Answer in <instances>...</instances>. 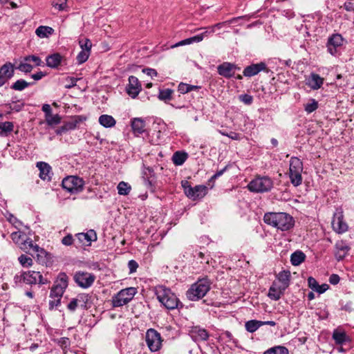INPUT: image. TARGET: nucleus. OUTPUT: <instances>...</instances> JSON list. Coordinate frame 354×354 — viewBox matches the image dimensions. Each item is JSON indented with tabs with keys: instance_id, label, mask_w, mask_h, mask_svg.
<instances>
[{
	"instance_id": "obj_1",
	"label": "nucleus",
	"mask_w": 354,
	"mask_h": 354,
	"mask_svg": "<svg viewBox=\"0 0 354 354\" xmlns=\"http://www.w3.org/2000/svg\"><path fill=\"white\" fill-rule=\"evenodd\" d=\"M264 222L281 231H287L293 227L295 221L286 212H268L264 214Z\"/></svg>"
},
{
	"instance_id": "obj_2",
	"label": "nucleus",
	"mask_w": 354,
	"mask_h": 354,
	"mask_svg": "<svg viewBox=\"0 0 354 354\" xmlns=\"http://www.w3.org/2000/svg\"><path fill=\"white\" fill-rule=\"evenodd\" d=\"M68 276L64 272L59 273L50 290V297L52 299L49 301V308L50 310L60 305L61 299L68 287Z\"/></svg>"
},
{
	"instance_id": "obj_3",
	"label": "nucleus",
	"mask_w": 354,
	"mask_h": 354,
	"mask_svg": "<svg viewBox=\"0 0 354 354\" xmlns=\"http://www.w3.org/2000/svg\"><path fill=\"white\" fill-rule=\"evenodd\" d=\"M156 295L158 301L167 309L174 310L179 306H183L176 295L169 288L163 286H158L156 288Z\"/></svg>"
},
{
	"instance_id": "obj_4",
	"label": "nucleus",
	"mask_w": 354,
	"mask_h": 354,
	"mask_svg": "<svg viewBox=\"0 0 354 354\" xmlns=\"http://www.w3.org/2000/svg\"><path fill=\"white\" fill-rule=\"evenodd\" d=\"M211 288V282L207 278L198 279L186 292L187 298L190 301H198L203 298Z\"/></svg>"
},
{
	"instance_id": "obj_5",
	"label": "nucleus",
	"mask_w": 354,
	"mask_h": 354,
	"mask_svg": "<svg viewBox=\"0 0 354 354\" xmlns=\"http://www.w3.org/2000/svg\"><path fill=\"white\" fill-rule=\"evenodd\" d=\"M14 279L16 283L23 282L28 285L36 283L43 285L49 283V281L44 278L39 272L34 270L22 272L19 274L15 275Z\"/></svg>"
},
{
	"instance_id": "obj_6",
	"label": "nucleus",
	"mask_w": 354,
	"mask_h": 354,
	"mask_svg": "<svg viewBox=\"0 0 354 354\" xmlns=\"http://www.w3.org/2000/svg\"><path fill=\"white\" fill-rule=\"evenodd\" d=\"M274 185L272 179L268 176H257L248 185L250 192L255 193H264L270 192Z\"/></svg>"
},
{
	"instance_id": "obj_7",
	"label": "nucleus",
	"mask_w": 354,
	"mask_h": 354,
	"mask_svg": "<svg viewBox=\"0 0 354 354\" xmlns=\"http://www.w3.org/2000/svg\"><path fill=\"white\" fill-rule=\"evenodd\" d=\"M137 293V289L129 287L122 289L111 299L113 307H121L130 302Z\"/></svg>"
},
{
	"instance_id": "obj_8",
	"label": "nucleus",
	"mask_w": 354,
	"mask_h": 354,
	"mask_svg": "<svg viewBox=\"0 0 354 354\" xmlns=\"http://www.w3.org/2000/svg\"><path fill=\"white\" fill-rule=\"evenodd\" d=\"M62 185V187L68 192L75 194L83 189L84 181L80 177L69 176L63 179Z\"/></svg>"
},
{
	"instance_id": "obj_9",
	"label": "nucleus",
	"mask_w": 354,
	"mask_h": 354,
	"mask_svg": "<svg viewBox=\"0 0 354 354\" xmlns=\"http://www.w3.org/2000/svg\"><path fill=\"white\" fill-rule=\"evenodd\" d=\"M145 341L149 349L151 352H156L160 349L162 338L160 334L153 328L147 330L145 335Z\"/></svg>"
},
{
	"instance_id": "obj_10",
	"label": "nucleus",
	"mask_w": 354,
	"mask_h": 354,
	"mask_svg": "<svg viewBox=\"0 0 354 354\" xmlns=\"http://www.w3.org/2000/svg\"><path fill=\"white\" fill-rule=\"evenodd\" d=\"M95 276L87 272H77L74 275V281L81 288H88L94 283Z\"/></svg>"
},
{
	"instance_id": "obj_11",
	"label": "nucleus",
	"mask_w": 354,
	"mask_h": 354,
	"mask_svg": "<svg viewBox=\"0 0 354 354\" xmlns=\"http://www.w3.org/2000/svg\"><path fill=\"white\" fill-rule=\"evenodd\" d=\"M332 227L334 231L338 234H342L347 231L348 225L344 221V214L342 209L337 210L333 216Z\"/></svg>"
},
{
	"instance_id": "obj_12",
	"label": "nucleus",
	"mask_w": 354,
	"mask_h": 354,
	"mask_svg": "<svg viewBox=\"0 0 354 354\" xmlns=\"http://www.w3.org/2000/svg\"><path fill=\"white\" fill-rule=\"evenodd\" d=\"M142 90V86L138 79L131 75L129 77V84L127 86L126 91L129 96L132 98L136 97Z\"/></svg>"
},
{
	"instance_id": "obj_13",
	"label": "nucleus",
	"mask_w": 354,
	"mask_h": 354,
	"mask_svg": "<svg viewBox=\"0 0 354 354\" xmlns=\"http://www.w3.org/2000/svg\"><path fill=\"white\" fill-rule=\"evenodd\" d=\"M75 236L78 243L82 245L89 246L93 241L97 240V234L93 230H90L86 233H78Z\"/></svg>"
},
{
	"instance_id": "obj_14",
	"label": "nucleus",
	"mask_w": 354,
	"mask_h": 354,
	"mask_svg": "<svg viewBox=\"0 0 354 354\" xmlns=\"http://www.w3.org/2000/svg\"><path fill=\"white\" fill-rule=\"evenodd\" d=\"M207 193V187L205 185H196L194 187L188 188L186 191V196L195 201L203 198Z\"/></svg>"
},
{
	"instance_id": "obj_15",
	"label": "nucleus",
	"mask_w": 354,
	"mask_h": 354,
	"mask_svg": "<svg viewBox=\"0 0 354 354\" xmlns=\"http://www.w3.org/2000/svg\"><path fill=\"white\" fill-rule=\"evenodd\" d=\"M343 44V38L339 34H333L331 37H330L328 39L327 42V49L328 52L332 55H335L337 50V48L341 46Z\"/></svg>"
},
{
	"instance_id": "obj_16",
	"label": "nucleus",
	"mask_w": 354,
	"mask_h": 354,
	"mask_svg": "<svg viewBox=\"0 0 354 354\" xmlns=\"http://www.w3.org/2000/svg\"><path fill=\"white\" fill-rule=\"evenodd\" d=\"M240 69L235 64L230 62H223L217 67L218 73L226 78H230L234 76L235 71Z\"/></svg>"
},
{
	"instance_id": "obj_17",
	"label": "nucleus",
	"mask_w": 354,
	"mask_h": 354,
	"mask_svg": "<svg viewBox=\"0 0 354 354\" xmlns=\"http://www.w3.org/2000/svg\"><path fill=\"white\" fill-rule=\"evenodd\" d=\"M266 70V64L264 62H260L258 64H253L245 67L243 71V74L245 77H250L257 75L259 72Z\"/></svg>"
},
{
	"instance_id": "obj_18",
	"label": "nucleus",
	"mask_w": 354,
	"mask_h": 354,
	"mask_svg": "<svg viewBox=\"0 0 354 354\" xmlns=\"http://www.w3.org/2000/svg\"><path fill=\"white\" fill-rule=\"evenodd\" d=\"M335 256L337 261L342 260L350 250V247L343 241H337L335 245Z\"/></svg>"
},
{
	"instance_id": "obj_19",
	"label": "nucleus",
	"mask_w": 354,
	"mask_h": 354,
	"mask_svg": "<svg viewBox=\"0 0 354 354\" xmlns=\"http://www.w3.org/2000/svg\"><path fill=\"white\" fill-rule=\"evenodd\" d=\"M324 78L318 74L312 73L306 80V85L313 90H318L324 84Z\"/></svg>"
},
{
	"instance_id": "obj_20",
	"label": "nucleus",
	"mask_w": 354,
	"mask_h": 354,
	"mask_svg": "<svg viewBox=\"0 0 354 354\" xmlns=\"http://www.w3.org/2000/svg\"><path fill=\"white\" fill-rule=\"evenodd\" d=\"M37 167L39 170V178L44 180L50 181L51 180V167L46 162H38Z\"/></svg>"
},
{
	"instance_id": "obj_21",
	"label": "nucleus",
	"mask_w": 354,
	"mask_h": 354,
	"mask_svg": "<svg viewBox=\"0 0 354 354\" xmlns=\"http://www.w3.org/2000/svg\"><path fill=\"white\" fill-rule=\"evenodd\" d=\"M131 126L133 133L138 136L145 131V122L140 118H135L131 121Z\"/></svg>"
},
{
	"instance_id": "obj_22",
	"label": "nucleus",
	"mask_w": 354,
	"mask_h": 354,
	"mask_svg": "<svg viewBox=\"0 0 354 354\" xmlns=\"http://www.w3.org/2000/svg\"><path fill=\"white\" fill-rule=\"evenodd\" d=\"M332 337L335 344L338 345H342L347 342H350V338L346 335V332L340 328L335 329Z\"/></svg>"
},
{
	"instance_id": "obj_23",
	"label": "nucleus",
	"mask_w": 354,
	"mask_h": 354,
	"mask_svg": "<svg viewBox=\"0 0 354 354\" xmlns=\"http://www.w3.org/2000/svg\"><path fill=\"white\" fill-rule=\"evenodd\" d=\"M63 57L59 53H53L46 57L47 66L51 68H57L62 63Z\"/></svg>"
},
{
	"instance_id": "obj_24",
	"label": "nucleus",
	"mask_w": 354,
	"mask_h": 354,
	"mask_svg": "<svg viewBox=\"0 0 354 354\" xmlns=\"http://www.w3.org/2000/svg\"><path fill=\"white\" fill-rule=\"evenodd\" d=\"M286 289L282 286H279L277 287L274 283L269 288L268 296L272 300L277 301L283 295V292Z\"/></svg>"
},
{
	"instance_id": "obj_25",
	"label": "nucleus",
	"mask_w": 354,
	"mask_h": 354,
	"mask_svg": "<svg viewBox=\"0 0 354 354\" xmlns=\"http://www.w3.org/2000/svg\"><path fill=\"white\" fill-rule=\"evenodd\" d=\"M191 333L192 337L195 341H206L209 338V333L204 328L194 327Z\"/></svg>"
},
{
	"instance_id": "obj_26",
	"label": "nucleus",
	"mask_w": 354,
	"mask_h": 354,
	"mask_svg": "<svg viewBox=\"0 0 354 354\" xmlns=\"http://www.w3.org/2000/svg\"><path fill=\"white\" fill-rule=\"evenodd\" d=\"M303 163L297 157H292L290 160L289 173L302 172Z\"/></svg>"
},
{
	"instance_id": "obj_27",
	"label": "nucleus",
	"mask_w": 354,
	"mask_h": 354,
	"mask_svg": "<svg viewBox=\"0 0 354 354\" xmlns=\"http://www.w3.org/2000/svg\"><path fill=\"white\" fill-rule=\"evenodd\" d=\"M277 278L281 283V286L286 289L290 284V272L289 270H283L277 275Z\"/></svg>"
},
{
	"instance_id": "obj_28",
	"label": "nucleus",
	"mask_w": 354,
	"mask_h": 354,
	"mask_svg": "<svg viewBox=\"0 0 354 354\" xmlns=\"http://www.w3.org/2000/svg\"><path fill=\"white\" fill-rule=\"evenodd\" d=\"M142 175L145 185L151 187L153 186V179L151 178L154 176L153 169L149 167H144Z\"/></svg>"
},
{
	"instance_id": "obj_29",
	"label": "nucleus",
	"mask_w": 354,
	"mask_h": 354,
	"mask_svg": "<svg viewBox=\"0 0 354 354\" xmlns=\"http://www.w3.org/2000/svg\"><path fill=\"white\" fill-rule=\"evenodd\" d=\"M99 123L106 128H111L115 125L116 121L111 115H102L99 118Z\"/></svg>"
},
{
	"instance_id": "obj_30",
	"label": "nucleus",
	"mask_w": 354,
	"mask_h": 354,
	"mask_svg": "<svg viewBox=\"0 0 354 354\" xmlns=\"http://www.w3.org/2000/svg\"><path fill=\"white\" fill-rule=\"evenodd\" d=\"M305 259V254L301 251L297 250L291 254L290 262L293 266H299L304 261Z\"/></svg>"
},
{
	"instance_id": "obj_31",
	"label": "nucleus",
	"mask_w": 354,
	"mask_h": 354,
	"mask_svg": "<svg viewBox=\"0 0 354 354\" xmlns=\"http://www.w3.org/2000/svg\"><path fill=\"white\" fill-rule=\"evenodd\" d=\"M0 73L8 80L14 75V66L10 62H7L0 68Z\"/></svg>"
},
{
	"instance_id": "obj_32",
	"label": "nucleus",
	"mask_w": 354,
	"mask_h": 354,
	"mask_svg": "<svg viewBox=\"0 0 354 354\" xmlns=\"http://www.w3.org/2000/svg\"><path fill=\"white\" fill-rule=\"evenodd\" d=\"M53 32L54 30L51 27L45 26H40L35 30L36 35L40 38L47 37Z\"/></svg>"
},
{
	"instance_id": "obj_33",
	"label": "nucleus",
	"mask_w": 354,
	"mask_h": 354,
	"mask_svg": "<svg viewBox=\"0 0 354 354\" xmlns=\"http://www.w3.org/2000/svg\"><path fill=\"white\" fill-rule=\"evenodd\" d=\"M14 129L13 123L11 122H0V136L3 137L8 136Z\"/></svg>"
},
{
	"instance_id": "obj_34",
	"label": "nucleus",
	"mask_w": 354,
	"mask_h": 354,
	"mask_svg": "<svg viewBox=\"0 0 354 354\" xmlns=\"http://www.w3.org/2000/svg\"><path fill=\"white\" fill-rule=\"evenodd\" d=\"M187 158V154L185 152L176 151L172 156V161L175 165H182Z\"/></svg>"
},
{
	"instance_id": "obj_35",
	"label": "nucleus",
	"mask_w": 354,
	"mask_h": 354,
	"mask_svg": "<svg viewBox=\"0 0 354 354\" xmlns=\"http://www.w3.org/2000/svg\"><path fill=\"white\" fill-rule=\"evenodd\" d=\"M21 249L24 250L32 249L35 252H41L43 253L44 252L42 248H39L37 245H35L30 239H28L24 241Z\"/></svg>"
},
{
	"instance_id": "obj_36",
	"label": "nucleus",
	"mask_w": 354,
	"mask_h": 354,
	"mask_svg": "<svg viewBox=\"0 0 354 354\" xmlns=\"http://www.w3.org/2000/svg\"><path fill=\"white\" fill-rule=\"evenodd\" d=\"M200 88V86L191 85L183 82L180 83L178 86V91L182 94H185L192 91H198Z\"/></svg>"
},
{
	"instance_id": "obj_37",
	"label": "nucleus",
	"mask_w": 354,
	"mask_h": 354,
	"mask_svg": "<svg viewBox=\"0 0 354 354\" xmlns=\"http://www.w3.org/2000/svg\"><path fill=\"white\" fill-rule=\"evenodd\" d=\"M243 17H234L230 20L220 22V23L216 24L214 26H209V27H208V29H209V33H214L215 32L216 28L220 29V28H223L225 25H227V24L229 25V24L235 23L236 21H238L239 19H242Z\"/></svg>"
},
{
	"instance_id": "obj_38",
	"label": "nucleus",
	"mask_w": 354,
	"mask_h": 354,
	"mask_svg": "<svg viewBox=\"0 0 354 354\" xmlns=\"http://www.w3.org/2000/svg\"><path fill=\"white\" fill-rule=\"evenodd\" d=\"M262 326V321L250 320L245 322V327L249 333H254Z\"/></svg>"
},
{
	"instance_id": "obj_39",
	"label": "nucleus",
	"mask_w": 354,
	"mask_h": 354,
	"mask_svg": "<svg viewBox=\"0 0 354 354\" xmlns=\"http://www.w3.org/2000/svg\"><path fill=\"white\" fill-rule=\"evenodd\" d=\"M263 354H289V352L285 346H276L268 349Z\"/></svg>"
},
{
	"instance_id": "obj_40",
	"label": "nucleus",
	"mask_w": 354,
	"mask_h": 354,
	"mask_svg": "<svg viewBox=\"0 0 354 354\" xmlns=\"http://www.w3.org/2000/svg\"><path fill=\"white\" fill-rule=\"evenodd\" d=\"M33 83L28 82L24 80H18L14 84H12L11 88L15 91H23L26 87L32 85Z\"/></svg>"
},
{
	"instance_id": "obj_41",
	"label": "nucleus",
	"mask_w": 354,
	"mask_h": 354,
	"mask_svg": "<svg viewBox=\"0 0 354 354\" xmlns=\"http://www.w3.org/2000/svg\"><path fill=\"white\" fill-rule=\"evenodd\" d=\"M118 192L120 195H128L131 189V187L126 182L121 181L118 183Z\"/></svg>"
},
{
	"instance_id": "obj_42",
	"label": "nucleus",
	"mask_w": 354,
	"mask_h": 354,
	"mask_svg": "<svg viewBox=\"0 0 354 354\" xmlns=\"http://www.w3.org/2000/svg\"><path fill=\"white\" fill-rule=\"evenodd\" d=\"M291 183L297 187L302 183L301 172L289 173Z\"/></svg>"
},
{
	"instance_id": "obj_43",
	"label": "nucleus",
	"mask_w": 354,
	"mask_h": 354,
	"mask_svg": "<svg viewBox=\"0 0 354 354\" xmlns=\"http://www.w3.org/2000/svg\"><path fill=\"white\" fill-rule=\"evenodd\" d=\"M45 120L48 125L53 126L61 122V117L58 114L45 115Z\"/></svg>"
},
{
	"instance_id": "obj_44",
	"label": "nucleus",
	"mask_w": 354,
	"mask_h": 354,
	"mask_svg": "<svg viewBox=\"0 0 354 354\" xmlns=\"http://www.w3.org/2000/svg\"><path fill=\"white\" fill-rule=\"evenodd\" d=\"M173 92V90L170 88L160 90L158 99L165 102L170 100L171 99Z\"/></svg>"
},
{
	"instance_id": "obj_45",
	"label": "nucleus",
	"mask_w": 354,
	"mask_h": 354,
	"mask_svg": "<svg viewBox=\"0 0 354 354\" xmlns=\"http://www.w3.org/2000/svg\"><path fill=\"white\" fill-rule=\"evenodd\" d=\"M90 296L88 294L86 293H82L79 294L77 297L76 300H77L79 305L83 308H87V303L90 299Z\"/></svg>"
},
{
	"instance_id": "obj_46",
	"label": "nucleus",
	"mask_w": 354,
	"mask_h": 354,
	"mask_svg": "<svg viewBox=\"0 0 354 354\" xmlns=\"http://www.w3.org/2000/svg\"><path fill=\"white\" fill-rule=\"evenodd\" d=\"M18 261H19L20 264L24 268L31 267L33 264V261L32 258L28 257L26 254L20 255L18 258Z\"/></svg>"
},
{
	"instance_id": "obj_47",
	"label": "nucleus",
	"mask_w": 354,
	"mask_h": 354,
	"mask_svg": "<svg viewBox=\"0 0 354 354\" xmlns=\"http://www.w3.org/2000/svg\"><path fill=\"white\" fill-rule=\"evenodd\" d=\"M16 68L23 73H28L32 71L33 66L29 64V62L23 60Z\"/></svg>"
},
{
	"instance_id": "obj_48",
	"label": "nucleus",
	"mask_w": 354,
	"mask_h": 354,
	"mask_svg": "<svg viewBox=\"0 0 354 354\" xmlns=\"http://www.w3.org/2000/svg\"><path fill=\"white\" fill-rule=\"evenodd\" d=\"M79 45L82 50L91 53L92 43L89 39L83 38L79 40Z\"/></svg>"
},
{
	"instance_id": "obj_49",
	"label": "nucleus",
	"mask_w": 354,
	"mask_h": 354,
	"mask_svg": "<svg viewBox=\"0 0 354 354\" xmlns=\"http://www.w3.org/2000/svg\"><path fill=\"white\" fill-rule=\"evenodd\" d=\"M318 108V102L315 99H311L305 104L304 109L308 113H313Z\"/></svg>"
},
{
	"instance_id": "obj_50",
	"label": "nucleus",
	"mask_w": 354,
	"mask_h": 354,
	"mask_svg": "<svg viewBox=\"0 0 354 354\" xmlns=\"http://www.w3.org/2000/svg\"><path fill=\"white\" fill-rule=\"evenodd\" d=\"M90 52L82 50L77 55L76 59L78 64H81L87 61L89 57Z\"/></svg>"
},
{
	"instance_id": "obj_51",
	"label": "nucleus",
	"mask_w": 354,
	"mask_h": 354,
	"mask_svg": "<svg viewBox=\"0 0 354 354\" xmlns=\"http://www.w3.org/2000/svg\"><path fill=\"white\" fill-rule=\"evenodd\" d=\"M24 60L25 62H32L35 63V65L36 66H41L42 64H43V62L41 61V59L38 57V56H36V55H28V56H26L24 58Z\"/></svg>"
},
{
	"instance_id": "obj_52",
	"label": "nucleus",
	"mask_w": 354,
	"mask_h": 354,
	"mask_svg": "<svg viewBox=\"0 0 354 354\" xmlns=\"http://www.w3.org/2000/svg\"><path fill=\"white\" fill-rule=\"evenodd\" d=\"M67 1L68 0H53L52 5L59 10H64L66 8Z\"/></svg>"
},
{
	"instance_id": "obj_53",
	"label": "nucleus",
	"mask_w": 354,
	"mask_h": 354,
	"mask_svg": "<svg viewBox=\"0 0 354 354\" xmlns=\"http://www.w3.org/2000/svg\"><path fill=\"white\" fill-rule=\"evenodd\" d=\"M64 81L66 82L64 87L66 88H71L76 85L77 78L73 77H66Z\"/></svg>"
},
{
	"instance_id": "obj_54",
	"label": "nucleus",
	"mask_w": 354,
	"mask_h": 354,
	"mask_svg": "<svg viewBox=\"0 0 354 354\" xmlns=\"http://www.w3.org/2000/svg\"><path fill=\"white\" fill-rule=\"evenodd\" d=\"M78 124V121L76 119L71 120L68 122H66L64 124L65 129L68 131L71 130H73L77 127V124Z\"/></svg>"
},
{
	"instance_id": "obj_55",
	"label": "nucleus",
	"mask_w": 354,
	"mask_h": 354,
	"mask_svg": "<svg viewBox=\"0 0 354 354\" xmlns=\"http://www.w3.org/2000/svg\"><path fill=\"white\" fill-rule=\"evenodd\" d=\"M240 101L245 104L250 105L253 102V97L248 94H243L239 96Z\"/></svg>"
},
{
	"instance_id": "obj_56",
	"label": "nucleus",
	"mask_w": 354,
	"mask_h": 354,
	"mask_svg": "<svg viewBox=\"0 0 354 354\" xmlns=\"http://www.w3.org/2000/svg\"><path fill=\"white\" fill-rule=\"evenodd\" d=\"M308 285L310 289H312L314 291H316V289L317 288L319 284L315 278H313V277H309L308 279Z\"/></svg>"
},
{
	"instance_id": "obj_57",
	"label": "nucleus",
	"mask_w": 354,
	"mask_h": 354,
	"mask_svg": "<svg viewBox=\"0 0 354 354\" xmlns=\"http://www.w3.org/2000/svg\"><path fill=\"white\" fill-rule=\"evenodd\" d=\"M78 306H80V305L78 304L77 300H76V298H73L71 299V301L67 305V308L70 311L73 312L76 310V308Z\"/></svg>"
},
{
	"instance_id": "obj_58",
	"label": "nucleus",
	"mask_w": 354,
	"mask_h": 354,
	"mask_svg": "<svg viewBox=\"0 0 354 354\" xmlns=\"http://www.w3.org/2000/svg\"><path fill=\"white\" fill-rule=\"evenodd\" d=\"M73 238L71 234H68L66 236H65L62 240V243L63 245H67V246H69V245H71L73 243Z\"/></svg>"
},
{
	"instance_id": "obj_59",
	"label": "nucleus",
	"mask_w": 354,
	"mask_h": 354,
	"mask_svg": "<svg viewBox=\"0 0 354 354\" xmlns=\"http://www.w3.org/2000/svg\"><path fill=\"white\" fill-rule=\"evenodd\" d=\"M138 267V263L135 260H130L128 263V268L129 269V272L133 273L135 272Z\"/></svg>"
},
{
	"instance_id": "obj_60",
	"label": "nucleus",
	"mask_w": 354,
	"mask_h": 354,
	"mask_svg": "<svg viewBox=\"0 0 354 354\" xmlns=\"http://www.w3.org/2000/svg\"><path fill=\"white\" fill-rule=\"evenodd\" d=\"M227 166H225L223 169L217 171L210 178L209 181H214L221 176H222L224 172L227 170Z\"/></svg>"
},
{
	"instance_id": "obj_61",
	"label": "nucleus",
	"mask_w": 354,
	"mask_h": 354,
	"mask_svg": "<svg viewBox=\"0 0 354 354\" xmlns=\"http://www.w3.org/2000/svg\"><path fill=\"white\" fill-rule=\"evenodd\" d=\"M144 73H146L147 75L151 76V77L157 76V71L153 68H144L142 70Z\"/></svg>"
},
{
	"instance_id": "obj_62",
	"label": "nucleus",
	"mask_w": 354,
	"mask_h": 354,
	"mask_svg": "<svg viewBox=\"0 0 354 354\" xmlns=\"http://www.w3.org/2000/svg\"><path fill=\"white\" fill-rule=\"evenodd\" d=\"M340 278L339 275L333 274L329 277V282L333 285H336L339 282Z\"/></svg>"
},
{
	"instance_id": "obj_63",
	"label": "nucleus",
	"mask_w": 354,
	"mask_h": 354,
	"mask_svg": "<svg viewBox=\"0 0 354 354\" xmlns=\"http://www.w3.org/2000/svg\"><path fill=\"white\" fill-rule=\"evenodd\" d=\"M344 8L348 12H354V3L351 1H346L344 4Z\"/></svg>"
},
{
	"instance_id": "obj_64",
	"label": "nucleus",
	"mask_w": 354,
	"mask_h": 354,
	"mask_svg": "<svg viewBox=\"0 0 354 354\" xmlns=\"http://www.w3.org/2000/svg\"><path fill=\"white\" fill-rule=\"evenodd\" d=\"M329 286L328 284L324 283L322 285H318L317 288L316 289V292L319 294H322L326 292L328 289Z\"/></svg>"
}]
</instances>
